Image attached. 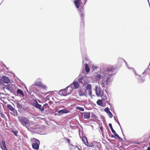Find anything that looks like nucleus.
Here are the masks:
<instances>
[{"label": "nucleus", "instance_id": "obj_53", "mask_svg": "<svg viewBox=\"0 0 150 150\" xmlns=\"http://www.w3.org/2000/svg\"><path fill=\"white\" fill-rule=\"evenodd\" d=\"M117 117H114V119L116 122H117Z\"/></svg>", "mask_w": 150, "mask_h": 150}, {"label": "nucleus", "instance_id": "obj_47", "mask_svg": "<svg viewBox=\"0 0 150 150\" xmlns=\"http://www.w3.org/2000/svg\"><path fill=\"white\" fill-rule=\"evenodd\" d=\"M100 129L101 130L102 132L103 133V128L102 126L100 127Z\"/></svg>", "mask_w": 150, "mask_h": 150}, {"label": "nucleus", "instance_id": "obj_16", "mask_svg": "<svg viewBox=\"0 0 150 150\" xmlns=\"http://www.w3.org/2000/svg\"><path fill=\"white\" fill-rule=\"evenodd\" d=\"M104 76V75H101L100 74H97L95 77V79L98 81H100V79L103 78V77Z\"/></svg>", "mask_w": 150, "mask_h": 150}, {"label": "nucleus", "instance_id": "obj_19", "mask_svg": "<svg viewBox=\"0 0 150 150\" xmlns=\"http://www.w3.org/2000/svg\"><path fill=\"white\" fill-rule=\"evenodd\" d=\"M101 97L102 98L101 99L104 102L105 101L106 102L108 103V102L107 100V97L106 95H104L103 94L101 96Z\"/></svg>", "mask_w": 150, "mask_h": 150}, {"label": "nucleus", "instance_id": "obj_56", "mask_svg": "<svg viewBox=\"0 0 150 150\" xmlns=\"http://www.w3.org/2000/svg\"><path fill=\"white\" fill-rule=\"evenodd\" d=\"M111 137L112 138H115V135H113V134H112L111 136Z\"/></svg>", "mask_w": 150, "mask_h": 150}, {"label": "nucleus", "instance_id": "obj_27", "mask_svg": "<svg viewBox=\"0 0 150 150\" xmlns=\"http://www.w3.org/2000/svg\"><path fill=\"white\" fill-rule=\"evenodd\" d=\"M13 113H11V114L14 116H16L18 115V112L15 109L13 111H12Z\"/></svg>", "mask_w": 150, "mask_h": 150}, {"label": "nucleus", "instance_id": "obj_54", "mask_svg": "<svg viewBox=\"0 0 150 150\" xmlns=\"http://www.w3.org/2000/svg\"><path fill=\"white\" fill-rule=\"evenodd\" d=\"M48 103H49V105H51L53 103V102L52 101H50L48 102Z\"/></svg>", "mask_w": 150, "mask_h": 150}, {"label": "nucleus", "instance_id": "obj_59", "mask_svg": "<svg viewBox=\"0 0 150 150\" xmlns=\"http://www.w3.org/2000/svg\"><path fill=\"white\" fill-rule=\"evenodd\" d=\"M58 115V113H55L54 114V115L55 116H56V115Z\"/></svg>", "mask_w": 150, "mask_h": 150}, {"label": "nucleus", "instance_id": "obj_22", "mask_svg": "<svg viewBox=\"0 0 150 150\" xmlns=\"http://www.w3.org/2000/svg\"><path fill=\"white\" fill-rule=\"evenodd\" d=\"M85 70L86 73H88L90 71V68L87 63H85Z\"/></svg>", "mask_w": 150, "mask_h": 150}, {"label": "nucleus", "instance_id": "obj_44", "mask_svg": "<svg viewBox=\"0 0 150 150\" xmlns=\"http://www.w3.org/2000/svg\"><path fill=\"white\" fill-rule=\"evenodd\" d=\"M108 114H109L110 115L109 116L110 118H111L113 117V116L110 112H109Z\"/></svg>", "mask_w": 150, "mask_h": 150}, {"label": "nucleus", "instance_id": "obj_14", "mask_svg": "<svg viewBox=\"0 0 150 150\" xmlns=\"http://www.w3.org/2000/svg\"><path fill=\"white\" fill-rule=\"evenodd\" d=\"M95 92L96 95L98 96H99L101 93V91L100 88H99L98 86L95 87Z\"/></svg>", "mask_w": 150, "mask_h": 150}, {"label": "nucleus", "instance_id": "obj_52", "mask_svg": "<svg viewBox=\"0 0 150 150\" xmlns=\"http://www.w3.org/2000/svg\"><path fill=\"white\" fill-rule=\"evenodd\" d=\"M82 74H85V70L83 69L82 71Z\"/></svg>", "mask_w": 150, "mask_h": 150}, {"label": "nucleus", "instance_id": "obj_2", "mask_svg": "<svg viewBox=\"0 0 150 150\" xmlns=\"http://www.w3.org/2000/svg\"><path fill=\"white\" fill-rule=\"evenodd\" d=\"M79 14L81 16V21L80 24V43L82 44L83 45L81 48V50L82 56H85L86 54V52L85 48L83 45L84 38L83 36L84 28L85 26V20L84 16H85V12L83 8L81 5V9L79 12Z\"/></svg>", "mask_w": 150, "mask_h": 150}, {"label": "nucleus", "instance_id": "obj_30", "mask_svg": "<svg viewBox=\"0 0 150 150\" xmlns=\"http://www.w3.org/2000/svg\"><path fill=\"white\" fill-rule=\"evenodd\" d=\"M149 69H146L142 73V74L144 75H147V74L149 73Z\"/></svg>", "mask_w": 150, "mask_h": 150}, {"label": "nucleus", "instance_id": "obj_6", "mask_svg": "<svg viewBox=\"0 0 150 150\" xmlns=\"http://www.w3.org/2000/svg\"><path fill=\"white\" fill-rule=\"evenodd\" d=\"M32 105L36 108L39 109L42 112H43L44 110V108L42 107V105L39 104L36 100H35L34 102L33 103Z\"/></svg>", "mask_w": 150, "mask_h": 150}, {"label": "nucleus", "instance_id": "obj_35", "mask_svg": "<svg viewBox=\"0 0 150 150\" xmlns=\"http://www.w3.org/2000/svg\"><path fill=\"white\" fill-rule=\"evenodd\" d=\"M79 96H86V94L85 92H82L81 91L79 93Z\"/></svg>", "mask_w": 150, "mask_h": 150}, {"label": "nucleus", "instance_id": "obj_3", "mask_svg": "<svg viewBox=\"0 0 150 150\" xmlns=\"http://www.w3.org/2000/svg\"><path fill=\"white\" fill-rule=\"evenodd\" d=\"M18 120L24 126L25 125V127L27 128L28 130L33 132H35V130L36 129V127L31 128L29 126V121L25 117H19Z\"/></svg>", "mask_w": 150, "mask_h": 150}, {"label": "nucleus", "instance_id": "obj_8", "mask_svg": "<svg viewBox=\"0 0 150 150\" xmlns=\"http://www.w3.org/2000/svg\"><path fill=\"white\" fill-rule=\"evenodd\" d=\"M16 105L19 110H24L25 109L24 105L21 103V100H19L16 102Z\"/></svg>", "mask_w": 150, "mask_h": 150}, {"label": "nucleus", "instance_id": "obj_21", "mask_svg": "<svg viewBox=\"0 0 150 150\" xmlns=\"http://www.w3.org/2000/svg\"><path fill=\"white\" fill-rule=\"evenodd\" d=\"M103 102V101L101 99H98L97 100L96 103L98 105L102 106Z\"/></svg>", "mask_w": 150, "mask_h": 150}, {"label": "nucleus", "instance_id": "obj_24", "mask_svg": "<svg viewBox=\"0 0 150 150\" xmlns=\"http://www.w3.org/2000/svg\"><path fill=\"white\" fill-rule=\"evenodd\" d=\"M115 135V138L116 139H118L119 140L122 141V139L120 137L119 135L116 133V132L115 133H113Z\"/></svg>", "mask_w": 150, "mask_h": 150}, {"label": "nucleus", "instance_id": "obj_57", "mask_svg": "<svg viewBox=\"0 0 150 150\" xmlns=\"http://www.w3.org/2000/svg\"><path fill=\"white\" fill-rule=\"evenodd\" d=\"M131 69L133 70L134 71V73L135 74H137L136 71L133 68H132Z\"/></svg>", "mask_w": 150, "mask_h": 150}, {"label": "nucleus", "instance_id": "obj_1", "mask_svg": "<svg viewBox=\"0 0 150 150\" xmlns=\"http://www.w3.org/2000/svg\"><path fill=\"white\" fill-rule=\"evenodd\" d=\"M100 72L101 74H103L104 76L101 82L102 87H104L105 85L108 86H110V84L112 80L111 79L112 75L114 74V69L113 67H109L107 69L101 68Z\"/></svg>", "mask_w": 150, "mask_h": 150}, {"label": "nucleus", "instance_id": "obj_17", "mask_svg": "<svg viewBox=\"0 0 150 150\" xmlns=\"http://www.w3.org/2000/svg\"><path fill=\"white\" fill-rule=\"evenodd\" d=\"M85 87L86 88L85 92L86 91H89L91 90V86L90 84H87Z\"/></svg>", "mask_w": 150, "mask_h": 150}, {"label": "nucleus", "instance_id": "obj_64", "mask_svg": "<svg viewBox=\"0 0 150 150\" xmlns=\"http://www.w3.org/2000/svg\"><path fill=\"white\" fill-rule=\"evenodd\" d=\"M105 92L106 93L108 94V92L106 90H105Z\"/></svg>", "mask_w": 150, "mask_h": 150}, {"label": "nucleus", "instance_id": "obj_40", "mask_svg": "<svg viewBox=\"0 0 150 150\" xmlns=\"http://www.w3.org/2000/svg\"><path fill=\"white\" fill-rule=\"evenodd\" d=\"M12 132L15 136H17L18 132L17 130L15 131L14 130H12Z\"/></svg>", "mask_w": 150, "mask_h": 150}, {"label": "nucleus", "instance_id": "obj_46", "mask_svg": "<svg viewBox=\"0 0 150 150\" xmlns=\"http://www.w3.org/2000/svg\"><path fill=\"white\" fill-rule=\"evenodd\" d=\"M82 59H83L82 62H83V64L85 60L86 61H88V59L86 57L84 59H83V58H82Z\"/></svg>", "mask_w": 150, "mask_h": 150}, {"label": "nucleus", "instance_id": "obj_55", "mask_svg": "<svg viewBox=\"0 0 150 150\" xmlns=\"http://www.w3.org/2000/svg\"><path fill=\"white\" fill-rule=\"evenodd\" d=\"M121 131H122V133L123 135V136L124 137V139H126V138H125V137L124 135V133H123V132H122V129Z\"/></svg>", "mask_w": 150, "mask_h": 150}, {"label": "nucleus", "instance_id": "obj_42", "mask_svg": "<svg viewBox=\"0 0 150 150\" xmlns=\"http://www.w3.org/2000/svg\"><path fill=\"white\" fill-rule=\"evenodd\" d=\"M97 69V67L95 65H93L92 66V69L93 70H96Z\"/></svg>", "mask_w": 150, "mask_h": 150}, {"label": "nucleus", "instance_id": "obj_60", "mask_svg": "<svg viewBox=\"0 0 150 150\" xmlns=\"http://www.w3.org/2000/svg\"><path fill=\"white\" fill-rule=\"evenodd\" d=\"M120 59L124 61L125 62L126 64H127V62L123 59Z\"/></svg>", "mask_w": 150, "mask_h": 150}, {"label": "nucleus", "instance_id": "obj_25", "mask_svg": "<svg viewBox=\"0 0 150 150\" xmlns=\"http://www.w3.org/2000/svg\"><path fill=\"white\" fill-rule=\"evenodd\" d=\"M7 107L9 110L11 111H13L15 109L11 105L8 104L7 105Z\"/></svg>", "mask_w": 150, "mask_h": 150}, {"label": "nucleus", "instance_id": "obj_50", "mask_svg": "<svg viewBox=\"0 0 150 150\" xmlns=\"http://www.w3.org/2000/svg\"><path fill=\"white\" fill-rule=\"evenodd\" d=\"M67 142L69 143H70V139H67Z\"/></svg>", "mask_w": 150, "mask_h": 150}, {"label": "nucleus", "instance_id": "obj_41", "mask_svg": "<svg viewBox=\"0 0 150 150\" xmlns=\"http://www.w3.org/2000/svg\"><path fill=\"white\" fill-rule=\"evenodd\" d=\"M50 98H52V99L53 98L51 96L49 95V96H46V99L47 100H50Z\"/></svg>", "mask_w": 150, "mask_h": 150}, {"label": "nucleus", "instance_id": "obj_48", "mask_svg": "<svg viewBox=\"0 0 150 150\" xmlns=\"http://www.w3.org/2000/svg\"><path fill=\"white\" fill-rule=\"evenodd\" d=\"M1 142H2V144L3 145V146L6 145L5 142V141H4V140H2V141Z\"/></svg>", "mask_w": 150, "mask_h": 150}, {"label": "nucleus", "instance_id": "obj_20", "mask_svg": "<svg viewBox=\"0 0 150 150\" xmlns=\"http://www.w3.org/2000/svg\"><path fill=\"white\" fill-rule=\"evenodd\" d=\"M17 93L18 94H20L24 97V94L22 90L20 89H18L17 91Z\"/></svg>", "mask_w": 150, "mask_h": 150}, {"label": "nucleus", "instance_id": "obj_10", "mask_svg": "<svg viewBox=\"0 0 150 150\" xmlns=\"http://www.w3.org/2000/svg\"><path fill=\"white\" fill-rule=\"evenodd\" d=\"M58 116H61L64 114H66L70 112V111L66 109L60 110L58 111Z\"/></svg>", "mask_w": 150, "mask_h": 150}, {"label": "nucleus", "instance_id": "obj_9", "mask_svg": "<svg viewBox=\"0 0 150 150\" xmlns=\"http://www.w3.org/2000/svg\"><path fill=\"white\" fill-rule=\"evenodd\" d=\"M29 94L32 96L37 95L39 96V98L42 97L39 93H37L35 91H34V89L32 88H29Z\"/></svg>", "mask_w": 150, "mask_h": 150}, {"label": "nucleus", "instance_id": "obj_43", "mask_svg": "<svg viewBox=\"0 0 150 150\" xmlns=\"http://www.w3.org/2000/svg\"><path fill=\"white\" fill-rule=\"evenodd\" d=\"M34 86H35V85H32V86H31L29 88H33V89H34V91H35L36 90V88L35 87H34Z\"/></svg>", "mask_w": 150, "mask_h": 150}, {"label": "nucleus", "instance_id": "obj_5", "mask_svg": "<svg viewBox=\"0 0 150 150\" xmlns=\"http://www.w3.org/2000/svg\"><path fill=\"white\" fill-rule=\"evenodd\" d=\"M71 85H70L65 89H62L59 92V94L61 95V96H66L67 95H69L72 92H70L69 93L67 92V91L68 88H70V86H71Z\"/></svg>", "mask_w": 150, "mask_h": 150}, {"label": "nucleus", "instance_id": "obj_36", "mask_svg": "<svg viewBox=\"0 0 150 150\" xmlns=\"http://www.w3.org/2000/svg\"><path fill=\"white\" fill-rule=\"evenodd\" d=\"M5 87H3V88H4L5 87H6V89L9 91L10 90V87L9 85H5L4 86Z\"/></svg>", "mask_w": 150, "mask_h": 150}, {"label": "nucleus", "instance_id": "obj_11", "mask_svg": "<svg viewBox=\"0 0 150 150\" xmlns=\"http://www.w3.org/2000/svg\"><path fill=\"white\" fill-rule=\"evenodd\" d=\"M93 146L96 148V149H98L99 150H100L101 147V144L99 142H93Z\"/></svg>", "mask_w": 150, "mask_h": 150}, {"label": "nucleus", "instance_id": "obj_15", "mask_svg": "<svg viewBox=\"0 0 150 150\" xmlns=\"http://www.w3.org/2000/svg\"><path fill=\"white\" fill-rule=\"evenodd\" d=\"M90 112H85L84 113L83 117L84 119H88L90 117Z\"/></svg>", "mask_w": 150, "mask_h": 150}, {"label": "nucleus", "instance_id": "obj_4", "mask_svg": "<svg viewBox=\"0 0 150 150\" xmlns=\"http://www.w3.org/2000/svg\"><path fill=\"white\" fill-rule=\"evenodd\" d=\"M10 82L9 79L5 76L3 75L0 78V85L1 86H5L4 83L8 84Z\"/></svg>", "mask_w": 150, "mask_h": 150}, {"label": "nucleus", "instance_id": "obj_7", "mask_svg": "<svg viewBox=\"0 0 150 150\" xmlns=\"http://www.w3.org/2000/svg\"><path fill=\"white\" fill-rule=\"evenodd\" d=\"M70 85H71V86H70V89H69V90L71 91V92H72L73 90V88L72 87V86H73L74 89H77L78 88L79 86V84L77 81H75V80Z\"/></svg>", "mask_w": 150, "mask_h": 150}, {"label": "nucleus", "instance_id": "obj_58", "mask_svg": "<svg viewBox=\"0 0 150 150\" xmlns=\"http://www.w3.org/2000/svg\"><path fill=\"white\" fill-rule=\"evenodd\" d=\"M25 88H26V89L27 90V92L29 93V90H28L27 88L26 87H25Z\"/></svg>", "mask_w": 150, "mask_h": 150}, {"label": "nucleus", "instance_id": "obj_28", "mask_svg": "<svg viewBox=\"0 0 150 150\" xmlns=\"http://www.w3.org/2000/svg\"><path fill=\"white\" fill-rule=\"evenodd\" d=\"M139 82V83H142L145 81V79L144 78L140 77L139 79H138Z\"/></svg>", "mask_w": 150, "mask_h": 150}, {"label": "nucleus", "instance_id": "obj_33", "mask_svg": "<svg viewBox=\"0 0 150 150\" xmlns=\"http://www.w3.org/2000/svg\"><path fill=\"white\" fill-rule=\"evenodd\" d=\"M76 109L80 110L81 111H83L84 110L83 108L79 106H76Z\"/></svg>", "mask_w": 150, "mask_h": 150}, {"label": "nucleus", "instance_id": "obj_23", "mask_svg": "<svg viewBox=\"0 0 150 150\" xmlns=\"http://www.w3.org/2000/svg\"><path fill=\"white\" fill-rule=\"evenodd\" d=\"M32 146L33 148L35 150H37L39 149V145L37 144H32Z\"/></svg>", "mask_w": 150, "mask_h": 150}, {"label": "nucleus", "instance_id": "obj_13", "mask_svg": "<svg viewBox=\"0 0 150 150\" xmlns=\"http://www.w3.org/2000/svg\"><path fill=\"white\" fill-rule=\"evenodd\" d=\"M31 141L32 143V144H37L40 145V141L38 139L34 138H31Z\"/></svg>", "mask_w": 150, "mask_h": 150}, {"label": "nucleus", "instance_id": "obj_29", "mask_svg": "<svg viewBox=\"0 0 150 150\" xmlns=\"http://www.w3.org/2000/svg\"><path fill=\"white\" fill-rule=\"evenodd\" d=\"M41 84L42 83L41 82H35L34 85L37 87H40Z\"/></svg>", "mask_w": 150, "mask_h": 150}, {"label": "nucleus", "instance_id": "obj_51", "mask_svg": "<svg viewBox=\"0 0 150 150\" xmlns=\"http://www.w3.org/2000/svg\"><path fill=\"white\" fill-rule=\"evenodd\" d=\"M3 147L5 150H7L6 147V145H3Z\"/></svg>", "mask_w": 150, "mask_h": 150}, {"label": "nucleus", "instance_id": "obj_45", "mask_svg": "<svg viewBox=\"0 0 150 150\" xmlns=\"http://www.w3.org/2000/svg\"><path fill=\"white\" fill-rule=\"evenodd\" d=\"M117 123L119 125V126L120 127V128H121V130H122V128H121V126L120 125V123L119 122V121H118V119L117 118Z\"/></svg>", "mask_w": 150, "mask_h": 150}, {"label": "nucleus", "instance_id": "obj_12", "mask_svg": "<svg viewBox=\"0 0 150 150\" xmlns=\"http://www.w3.org/2000/svg\"><path fill=\"white\" fill-rule=\"evenodd\" d=\"M74 4L77 8H79L81 3L82 4L81 0H75L74 1Z\"/></svg>", "mask_w": 150, "mask_h": 150}, {"label": "nucleus", "instance_id": "obj_62", "mask_svg": "<svg viewBox=\"0 0 150 150\" xmlns=\"http://www.w3.org/2000/svg\"><path fill=\"white\" fill-rule=\"evenodd\" d=\"M147 150H150V147H148L147 149Z\"/></svg>", "mask_w": 150, "mask_h": 150}, {"label": "nucleus", "instance_id": "obj_49", "mask_svg": "<svg viewBox=\"0 0 150 150\" xmlns=\"http://www.w3.org/2000/svg\"><path fill=\"white\" fill-rule=\"evenodd\" d=\"M89 91V93H88V95L89 96H91L92 94V91H91H91Z\"/></svg>", "mask_w": 150, "mask_h": 150}, {"label": "nucleus", "instance_id": "obj_26", "mask_svg": "<svg viewBox=\"0 0 150 150\" xmlns=\"http://www.w3.org/2000/svg\"><path fill=\"white\" fill-rule=\"evenodd\" d=\"M82 139L85 144H86V142H88L86 137V136H83Z\"/></svg>", "mask_w": 150, "mask_h": 150}, {"label": "nucleus", "instance_id": "obj_39", "mask_svg": "<svg viewBox=\"0 0 150 150\" xmlns=\"http://www.w3.org/2000/svg\"><path fill=\"white\" fill-rule=\"evenodd\" d=\"M44 108V109H47L49 107L48 106V104L47 103H46L44 104L43 106Z\"/></svg>", "mask_w": 150, "mask_h": 150}, {"label": "nucleus", "instance_id": "obj_18", "mask_svg": "<svg viewBox=\"0 0 150 150\" xmlns=\"http://www.w3.org/2000/svg\"><path fill=\"white\" fill-rule=\"evenodd\" d=\"M79 77L78 79V81L79 83H81V84H83V76H81V74L79 75Z\"/></svg>", "mask_w": 150, "mask_h": 150}, {"label": "nucleus", "instance_id": "obj_61", "mask_svg": "<svg viewBox=\"0 0 150 150\" xmlns=\"http://www.w3.org/2000/svg\"><path fill=\"white\" fill-rule=\"evenodd\" d=\"M87 0H84V1H85V2H84V4H85L86 3V1H87Z\"/></svg>", "mask_w": 150, "mask_h": 150}, {"label": "nucleus", "instance_id": "obj_37", "mask_svg": "<svg viewBox=\"0 0 150 150\" xmlns=\"http://www.w3.org/2000/svg\"><path fill=\"white\" fill-rule=\"evenodd\" d=\"M40 87L41 88L45 89H47V87L45 85H43L42 83Z\"/></svg>", "mask_w": 150, "mask_h": 150}, {"label": "nucleus", "instance_id": "obj_31", "mask_svg": "<svg viewBox=\"0 0 150 150\" xmlns=\"http://www.w3.org/2000/svg\"><path fill=\"white\" fill-rule=\"evenodd\" d=\"M109 126L110 127L112 131V132L113 133H115V131L113 129L112 127V124L111 123H109Z\"/></svg>", "mask_w": 150, "mask_h": 150}, {"label": "nucleus", "instance_id": "obj_32", "mask_svg": "<svg viewBox=\"0 0 150 150\" xmlns=\"http://www.w3.org/2000/svg\"><path fill=\"white\" fill-rule=\"evenodd\" d=\"M91 117L93 119H97V116L94 114L93 112H92L91 113Z\"/></svg>", "mask_w": 150, "mask_h": 150}, {"label": "nucleus", "instance_id": "obj_34", "mask_svg": "<svg viewBox=\"0 0 150 150\" xmlns=\"http://www.w3.org/2000/svg\"><path fill=\"white\" fill-rule=\"evenodd\" d=\"M86 145H87V146H89V147H91V146H93V143H88V142H86V144H85Z\"/></svg>", "mask_w": 150, "mask_h": 150}, {"label": "nucleus", "instance_id": "obj_63", "mask_svg": "<svg viewBox=\"0 0 150 150\" xmlns=\"http://www.w3.org/2000/svg\"><path fill=\"white\" fill-rule=\"evenodd\" d=\"M38 101L40 103H41V101L40 100H38Z\"/></svg>", "mask_w": 150, "mask_h": 150}, {"label": "nucleus", "instance_id": "obj_38", "mask_svg": "<svg viewBox=\"0 0 150 150\" xmlns=\"http://www.w3.org/2000/svg\"><path fill=\"white\" fill-rule=\"evenodd\" d=\"M104 111L107 113H108L110 112V111L109 110V108L108 107H107V108H105L104 109Z\"/></svg>", "mask_w": 150, "mask_h": 150}]
</instances>
